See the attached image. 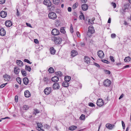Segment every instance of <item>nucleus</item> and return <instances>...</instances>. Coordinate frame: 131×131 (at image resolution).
Listing matches in <instances>:
<instances>
[{
    "instance_id": "nucleus-1",
    "label": "nucleus",
    "mask_w": 131,
    "mask_h": 131,
    "mask_svg": "<svg viewBox=\"0 0 131 131\" xmlns=\"http://www.w3.org/2000/svg\"><path fill=\"white\" fill-rule=\"evenodd\" d=\"M53 40L55 43L56 44H60L62 41L61 38L58 37H54L53 38Z\"/></svg>"
},
{
    "instance_id": "nucleus-2",
    "label": "nucleus",
    "mask_w": 131,
    "mask_h": 131,
    "mask_svg": "<svg viewBox=\"0 0 131 131\" xmlns=\"http://www.w3.org/2000/svg\"><path fill=\"white\" fill-rule=\"evenodd\" d=\"M48 17L49 18L54 20L56 19L57 16L55 13L50 12L49 13Z\"/></svg>"
},
{
    "instance_id": "nucleus-3",
    "label": "nucleus",
    "mask_w": 131,
    "mask_h": 131,
    "mask_svg": "<svg viewBox=\"0 0 131 131\" xmlns=\"http://www.w3.org/2000/svg\"><path fill=\"white\" fill-rule=\"evenodd\" d=\"M88 35L89 33L91 34H93L95 33V30L93 27L92 26H90L88 28Z\"/></svg>"
},
{
    "instance_id": "nucleus-4",
    "label": "nucleus",
    "mask_w": 131,
    "mask_h": 131,
    "mask_svg": "<svg viewBox=\"0 0 131 131\" xmlns=\"http://www.w3.org/2000/svg\"><path fill=\"white\" fill-rule=\"evenodd\" d=\"M130 7V5L129 4H125L123 8L124 12H125L128 11L129 8Z\"/></svg>"
},
{
    "instance_id": "nucleus-5",
    "label": "nucleus",
    "mask_w": 131,
    "mask_h": 131,
    "mask_svg": "<svg viewBox=\"0 0 131 131\" xmlns=\"http://www.w3.org/2000/svg\"><path fill=\"white\" fill-rule=\"evenodd\" d=\"M96 104L98 106L100 107L103 105L104 102L102 99H99L97 100Z\"/></svg>"
},
{
    "instance_id": "nucleus-6",
    "label": "nucleus",
    "mask_w": 131,
    "mask_h": 131,
    "mask_svg": "<svg viewBox=\"0 0 131 131\" xmlns=\"http://www.w3.org/2000/svg\"><path fill=\"white\" fill-rule=\"evenodd\" d=\"M51 89L50 87H47L46 88L44 91L45 93L46 94H48L51 92Z\"/></svg>"
},
{
    "instance_id": "nucleus-7",
    "label": "nucleus",
    "mask_w": 131,
    "mask_h": 131,
    "mask_svg": "<svg viewBox=\"0 0 131 131\" xmlns=\"http://www.w3.org/2000/svg\"><path fill=\"white\" fill-rule=\"evenodd\" d=\"M59 33V30L56 29H53L51 31V34L53 35H57Z\"/></svg>"
},
{
    "instance_id": "nucleus-8",
    "label": "nucleus",
    "mask_w": 131,
    "mask_h": 131,
    "mask_svg": "<svg viewBox=\"0 0 131 131\" xmlns=\"http://www.w3.org/2000/svg\"><path fill=\"white\" fill-rule=\"evenodd\" d=\"M111 81L108 80H105L104 82V85L105 86H108L111 84Z\"/></svg>"
},
{
    "instance_id": "nucleus-9",
    "label": "nucleus",
    "mask_w": 131,
    "mask_h": 131,
    "mask_svg": "<svg viewBox=\"0 0 131 131\" xmlns=\"http://www.w3.org/2000/svg\"><path fill=\"white\" fill-rule=\"evenodd\" d=\"M98 56L101 58H102L104 57V54L103 52L101 50L97 52Z\"/></svg>"
},
{
    "instance_id": "nucleus-10",
    "label": "nucleus",
    "mask_w": 131,
    "mask_h": 131,
    "mask_svg": "<svg viewBox=\"0 0 131 131\" xmlns=\"http://www.w3.org/2000/svg\"><path fill=\"white\" fill-rule=\"evenodd\" d=\"M43 3L48 7H50L51 5V3L49 0H44Z\"/></svg>"
},
{
    "instance_id": "nucleus-11",
    "label": "nucleus",
    "mask_w": 131,
    "mask_h": 131,
    "mask_svg": "<svg viewBox=\"0 0 131 131\" xmlns=\"http://www.w3.org/2000/svg\"><path fill=\"white\" fill-rule=\"evenodd\" d=\"M106 127L109 129H112L115 127L114 125H111L110 124H107L106 125Z\"/></svg>"
},
{
    "instance_id": "nucleus-12",
    "label": "nucleus",
    "mask_w": 131,
    "mask_h": 131,
    "mask_svg": "<svg viewBox=\"0 0 131 131\" xmlns=\"http://www.w3.org/2000/svg\"><path fill=\"white\" fill-rule=\"evenodd\" d=\"M81 7L83 10L85 11L88 9V6L87 4H84L82 5Z\"/></svg>"
},
{
    "instance_id": "nucleus-13",
    "label": "nucleus",
    "mask_w": 131,
    "mask_h": 131,
    "mask_svg": "<svg viewBox=\"0 0 131 131\" xmlns=\"http://www.w3.org/2000/svg\"><path fill=\"white\" fill-rule=\"evenodd\" d=\"M6 34L5 30L3 28H2L0 29V35L2 36H4Z\"/></svg>"
},
{
    "instance_id": "nucleus-14",
    "label": "nucleus",
    "mask_w": 131,
    "mask_h": 131,
    "mask_svg": "<svg viewBox=\"0 0 131 131\" xmlns=\"http://www.w3.org/2000/svg\"><path fill=\"white\" fill-rule=\"evenodd\" d=\"M6 15L7 13L6 12L2 11L0 13V15L2 18H5L6 17Z\"/></svg>"
},
{
    "instance_id": "nucleus-15",
    "label": "nucleus",
    "mask_w": 131,
    "mask_h": 131,
    "mask_svg": "<svg viewBox=\"0 0 131 131\" xmlns=\"http://www.w3.org/2000/svg\"><path fill=\"white\" fill-rule=\"evenodd\" d=\"M53 88L54 89H58L60 88L59 85L58 83H55L53 85Z\"/></svg>"
},
{
    "instance_id": "nucleus-16",
    "label": "nucleus",
    "mask_w": 131,
    "mask_h": 131,
    "mask_svg": "<svg viewBox=\"0 0 131 131\" xmlns=\"http://www.w3.org/2000/svg\"><path fill=\"white\" fill-rule=\"evenodd\" d=\"M5 25L7 27H10L12 25V23L10 20L6 21L5 23Z\"/></svg>"
},
{
    "instance_id": "nucleus-17",
    "label": "nucleus",
    "mask_w": 131,
    "mask_h": 131,
    "mask_svg": "<svg viewBox=\"0 0 131 131\" xmlns=\"http://www.w3.org/2000/svg\"><path fill=\"white\" fill-rule=\"evenodd\" d=\"M59 80V77L56 76H54L51 79V81L54 82H57Z\"/></svg>"
},
{
    "instance_id": "nucleus-18",
    "label": "nucleus",
    "mask_w": 131,
    "mask_h": 131,
    "mask_svg": "<svg viewBox=\"0 0 131 131\" xmlns=\"http://www.w3.org/2000/svg\"><path fill=\"white\" fill-rule=\"evenodd\" d=\"M24 95L25 96L27 97H28L30 96V93L28 90H27L25 91Z\"/></svg>"
},
{
    "instance_id": "nucleus-19",
    "label": "nucleus",
    "mask_w": 131,
    "mask_h": 131,
    "mask_svg": "<svg viewBox=\"0 0 131 131\" xmlns=\"http://www.w3.org/2000/svg\"><path fill=\"white\" fill-rule=\"evenodd\" d=\"M78 54L77 52L75 50H72L71 52V55L72 57H74Z\"/></svg>"
},
{
    "instance_id": "nucleus-20",
    "label": "nucleus",
    "mask_w": 131,
    "mask_h": 131,
    "mask_svg": "<svg viewBox=\"0 0 131 131\" xmlns=\"http://www.w3.org/2000/svg\"><path fill=\"white\" fill-rule=\"evenodd\" d=\"M23 82L24 84L26 85H27L29 83V80L27 77H25L23 79Z\"/></svg>"
},
{
    "instance_id": "nucleus-21",
    "label": "nucleus",
    "mask_w": 131,
    "mask_h": 131,
    "mask_svg": "<svg viewBox=\"0 0 131 131\" xmlns=\"http://www.w3.org/2000/svg\"><path fill=\"white\" fill-rule=\"evenodd\" d=\"M3 77L5 78L4 80L5 81H9L10 79V76L9 75L7 74H5V75H4Z\"/></svg>"
},
{
    "instance_id": "nucleus-22",
    "label": "nucleus",
    "mask_w": 131,
    "mask_h": 131,
    "mask_svg": "<svg viewBox=\"0 0 131 131\" xmlns=\"http://www.w3.org/2000/svg\"><path fill=\"white\" fill-rule=\"evenodd\" d=\"M84 59L85 62L88 64H89L90 63V59L87 56L85 57Z\"/></svg>"
},
{
    "instance_id": "nucleus-23",
    "label": "nucleus",
    "mask_w": 131,
    "mask_h": 131,
    "mask_svg": "<svg viewBox=\"0 0 131 131\" xmlns=\"http://www.w3.org/2000/svg\"><path fill=\"white\" fill-rule=\"evenodd\" d=\"M14 71L15 73L16 74H18L20 71V70L18 67H15L14 68Z\"/></svg>"
},
{
    "instance_id": "nucleus-24",
    "label": "nucleus",
    "mask_w": 131,
    "mask_h": 131,
    "mask_svg": "<svg viewBox=\"0 0 131 131\" xmlns=\"http://www.w3.org/2000/svg\"><path fill=\"white\" fill-rule=\"evenodd\" d=\"M16 63L18 66H21L23 64V62L20 60H17L16 61Z\"/></svg>"
},
{
    "instance_id": "nucleus-25",
    "label": "nucleus",
    "mask_w": 131,
    "mask_h": 131,
    "mask_svg": "<svg viewBox=\"0 0 131 131\" xmlns=\"http://www.w3.org/2000/svg\"><path fill=\"white\" fill-rule=\"evenodd\" d=\"M50 51L51 54H55L56 50L53 47H52L50 48Z\"/></svg>"
},
{
    "instance_id": "nucleus-26",
    "label": "nucleus",
    "mask_w": 131,
    "mask_h": 131,
    "mask_svg": "<svg viewBox=\"0 0 131 131\" xmlns=\"http://www.w3.org/2000/svg\"><path fill=\"white\" fill-rule=\"evenodd\" d=\"M62 85L65 87H67L69 86V83L68 82L65 81L62 83Z\"/></svg>"
},
{
    "instance_id": "nucleus-27",
    "label": "nucleus",
    "mask_w": 131,
    "mask_h": 131,
    "mask_svg": "<svg viewBox=\"0 0 131 131\" xmlns=\"http://www.w3.org/2000/svg\"><path fill=\"white\" fill-rule=\"evenodd\" d=\"M71 78L69 76H65L64 78V80L65 81L67 82H69Z\"/></svg>"
},
{
    "instance_id": "nucleus-28",
    "label": "nucleus",
    "mask_w": 131,
    "mask_h": 131,
    "mask_svg": "<svg viewBox=\"0 0 131 131\" xmlns=\"http://www.w3.org/2000/svg\"><path fill=\"white\" fill-rule=\"evenodd\" d=\"M77 128V126H75L72 125L69 127V129L70 130H75Z\"/></svg>"
},
{
    "instance_id": "nucleus-29",
    "label": "nucleus",
    "mask_w": 131,
    "mask_h": 131,
    "mask_svg": "<svg viewBox=\"0 0 131 131\" xmlns=\"http://www.w3.org/2000/svg\"><path fill=\"white\" fill-rule=\"evenodd\" d=\"M37 124V127H36V129H38L40 128H42L43 127V126L41 123H36Z\"/></svg>"
},
{
    "instance_id": "nucleus-30",
    "label": "nucleus",
    "mask_w": 131,
    "mask_h": 131,
    "mask_svg": "<svg viewBox=\"0 0 131 131\" xmlns=\"http://www.w3.org/2000/svg\"><path fill=\"white\" fill-rule=\"evenodd\" d=\"M130 58L129 57H126L124 59V61L126 62H129L130 60Z\"/></svg>"
},
{
    "instance_id": "nucleus-31",
    "label": "nucleus",
    "mask_w": 131,
    "mask_h": 131,
    "mask_svg": "<svg viewBox=\"0 0 131 131\" xmlns=\"http://www.w3.org/2000/svg\"><path fill=\"white\" fill-rule=\"evenodd\" d=\"M43 81L45 84H47L49 82V79L46 77H44L43 79Z\"/></svg>"
},
{
    "instance_id": "nucleus-32",
    "label": "nucleus",
    "mask_w": 131,
    "mask_h": 131,
    "mask_svg": "<svg viewBox=\"0 0 131 131\" xmlns=\"http://www.w3.org/2000/svg\"><path fill=\"white\" fill-rule=\"evenodd\" d=\"M56 75L60 77L62 76V72L60 71H59L58 72H56Z\"/></svg>"
},
{
    "instance_id": "nucleus-33",
    "label": "nucleus",
    "mask_w": 131,
    "mask_h": 131,
    "mask_svg": "<svg viewBox=\"0 0 131 131\" xmlns=\"http://www.w3.org/2000/svg\"><path fill=\"white\" fill-rule=\"evenodd\" d=\"M21 72L22 75L23 76H26L27 74L26 73V71H25L23 69L21 70Z\"/></svg>"
},
{
    "instance_id": "nucleus-34",
    "label": "nucleus",
    "mask_w": 131,
    "mask_h": 131,
    "mask_svg": "<svg viewBox=\"0 0 131 131\" xmlns=\"http://www.w3.org/2000/svg\"><path fill=\"white\" fill-rule=\"evenodd\" d=\"M85 115L82 114L79 117V119L81 120H83L85 119Z\"/></svg>"
},
{
    "instance_id": "nucleus-35",
    "label": "nucleus",
    "mask_w": 131,
    "mask_h": 131,
    "mask_svg": "<svg viewBox=\"0 0 131 131\" xmlns=\"http://www.w3.org/2000/svg\"><path fill=\"white\" fill-rule=\"evenodd\" d=\"M23 108L24 110H27L28 109L29 107L28 105H25L23 106Z\"/></svg>"
},
{
    "instance_id": "nucleus-36",
    "label": "nucleus",
    "mask_w": 131,
    "mask_h": 131,
    "mask_svg": "<svg viewBox=\"0 0 131 131\" xmlns=\"http://www.w3.org/2000/svg\"><path fill=\"white\" fill-rule=\"evenodd\" d=\"M25 69L26 70H27L29 72H30L31 69L30 67L28 66L27 65H26L25 66Z\"/></svg>"
},
{
    "instance_id": "nucleus-37",
    "label": "nucleus",
    "mask_w": 131,
    "mask_h": 131,
    "mask_svg": "<svg viewBox=\"0 0 131 131\" xmlns=\"http://www.w3.org/2000/svg\"><path fill=\"white\" fill-rule=\"evenodd\" d=\"M48 71L49 73H52L54 72L53 69L52 67L48 69Z\"/></svg>"
},
{
    "instance_id": "nucleus-38",
    "label": "nucleus",
    "mask_w": 131,
    "mask_h": 131,
    "mask_svg": "<svg viewBox=\"0 0 131 131\" xmlns=\"http://www.w3.org/2000/svg\"><path fill=\"white\" fill-rule=\"evenodd\" d=\"M53 3L56 5H57L59 4V0H53Z\"/></svg>"
},
{
    "instance_id": "nucleus-39",
    "label": "nucleus",
    "mask_w": 131,
    "mask_h": 131,
    "mask_svg": "<svg viewBox=\"0 0 131 131\" xmlns=\"http://www.w3.org/2000/svg\"><path fill=\"white\" fill-rule=\"evenodd\" d=\"M60 31L61 32L64 34H65V33H66L65 30L64 29L63 27L61 28Z\"/></svg>"
},
{
    "instance_id": "nucleus-40",
    "label": "nucleus",
    "mask_w": 131,
    "mask_h": 131,
    "mask_svg": "<svg viewBox=\"0 0 131 131\" xmlns=\"http://www.w3.org/2000/svg\"><path fill=\"white\" fill-rule=\"evenodd\" d=\"M16 80L19 84H21V80L20 78H17L16 79Z\"/></svg>"
},
{
    "instance_id": "nucleus-41",
    "label": "nucleus",
    "mask_w": 131,
    "mask_h": 131,
    "mask_svg": "<svg viewBox=\"0 0 131 131\" xmlns=\"http://www.w3.org/2000/svg\"><path fill=\"white\" fill-rule=\"evenodd\" d=\"M78 5V3H75L73 6L72 8L73 9H75L77 7Z\"/></svg>"
},
{
    "instance_id": "nucleus-42",
    "label": "nucleus",
    "mask_w": 131,
    "mask_h": 131,
    "mask_svg": "<svg viewBox=\"0 0 131 131\" xmlns=\"http://www.w3.org/2000/svg\"><path fill=\"white\" fill-rule=\"evenodd\" d=\"M24 61L30 64L31 63V62H30L28 59H25L24 60Z\"/></svg>"
},
{
    "instance_id": "nucleus-43",
    "label": "nucleus",
    "mask_w": 131,
    "mask_h": 131,
    "mask_svg": "<svg viewBox=\"0 0 131 131\" xmlns=\"http://www.w3.org/2000/svg\"><path fill=\"white\" fill-rule=\"evenodd\" d=\"M70 31L71 33H72L73 32V28L72 25L71 24L70 28Z\"/></svg>"
},
{
    "instance_id": "nucleus-44",
    "label": "nucleus",
    "mask_w": 131,
    "mask_h": 131,
    "mask_svg": "<svg viewBox=\"0 0 131 131\" xmlns=\"http://www.w3.org/2000/svg\"><path fill=\"white\" fill-rule=\"evenodd\" d=\"M79 17L81 19H83V20H84L85 19L84 15L83 14L82 15H81Z\"/></svg>"
},
{
    "instance_id": "nucleus-45",
    "label": "nucleus",
    "mask_w": 131,
    "mask_h": 131,
    "mask_svg": "<svg viewBox=\"0 0 131 131\" xmlns=\"http://www.w3.org/2000/svg\"><path fill=\"white\" fill-rule=\"evenodd\" d=\"M89 105L91 107H93L95 106V104L92 103H89Z\"/></svg>"
},
{
    "instance_id": "nucleus-46",
    "label": "nucleus",
    "mask_w": 131,
    "mask_h": 131,
    "mask_svg": "<svg viewBox=\"0 0 131 131\" xmlns=\"http://www.w3.org/2000/svg\"><path fill=\"white\" fill-rule=\"evenodd\" d=\"M110 59L111 60V61L113 62H114L115 61V60L114 59V57L112 56H110Z\"/></svg>"
},
{
    "instance_id": "nucleus-47",
    "label": "nucleus",
    "mask_w": 131,
    "mask_h": 131,
    "mask_svg": "<svg viewBox=\"0 0 131 131\" xmlns=\"http://www.w3.org/2000/svg\"><path fill=\"white\" fill-rule=\"evenodd\" d=\"M102 61L103 62L106 63H110V62L109 61L105 59H103L102 60Z\"/></svg>"
},
{
    "instance_id": "nucleus-48",
    "label": "nucleus",
    "mask_w": 131,
    "mask_h": 131,
    "mask_svg": "<svg viewBox=\"0 0 131 131\" xmlns=\"http://www.w3.org/2000/svg\"><path fill=\"white\" fill-rule=\"evenodd\" d=\"M122 125L123 129H124L125 128V125L123 121H122Z\"/></svg>"
},
{
    "instance_id": "nucleus-49",
    "label": "nucleus",
    "mask_w": 131,
    "mask_h": 131,
    "mask_svg": "<svg viewBox=\"0 0 131 131\" xmlns=\"http://www.w3.org/2000/svg\"><path fill=\"white\" fill-rule=\"evenodd\" d=\"M111 37L112 38H115L116 35L115 34H111Z\"/></svg>"
},
{
    "instance_id": "nucleus-50",
    "label": "nucleus",
    "mask_w": 131,
    "mask_h": 131,
    "mask_svg": "<svg viewBox=\"0 0 131 131\" xmlns=\"http://www.w3.org/2000/svg\"><path fill=\"white\" fill-rule=\"evenodd\" d=\"M111 5L113 6L114 8H115L116 7V3L114 2H112L111 3Z\"/></svg>"
},
{
    "instance_id": "nucleus-51",
    "label": "nucleus",
    "mask_w": 131,
    "mask_h": 131,
    "mask_svg": "<svg viewBox=\"0 0 131 131\" xmlns=\"http://www.w3.org/2000/svg\"><path fill=\"white\" fill-rule=\"evenodd\" d=\"M104 71H105V72L106 74H110V73H111L110 72L109 70H105Z\"/></svg>"
},
{
    "instance_id": "nucleus-52",
    "label": "nucleus",
    "mask_w": 131,
    "mask_h": 131,
    "mask_svg": "<svg viewBox=\"0 0 131 131\" xmlns=\"http://www.w3.org/2000/svg\"><path fill=\"white\" fill-rule=\"evenodd\" d=\"M5 0H0V4H2L5 3Z\"/></svg>"
},
{
    "instance_id": "nucleus-53",
    "label": "nucleus",
    "mask_w": 131,
    "mask_h": 131,
    "mask_svg": "<svg viewBox=\"0 0 131 131\" xmlns=\"http://www.w3.org/2000/svg\"><path fill=\"white\" fill-rule=\"evenodd\" d=\"M93 20H92L91 22L90 21V19H89L88 20V23L89 25L90 24H93L94 23L93 22Z\"/></svg>"
},
{
    "instance_id": "nucleus-54",
    "label": "nucleus",
    "mask_w": 131,
    "mask_h": 131,
    "mask_svg": "<svg viewBox=\"0 0 131 131\" xmlns=\"http://www.w3.org/2000/svg\"><path fill=\"white\" fill-rule=\"evenodd\" d=\"M15 101L16 102H17L18 101V96H16L15 97Z\"/></svg>"
},
{
    "instance_id": "nucleus-55",
    "label": "nucleus",
    "mask_w": 131,
    "mask_h": 131,
    "mask_svg": "<svg viewBox=\"0 0 131 131\" xmlns=\"http://www.w3.org/2000/svg\"><path fill=\"white\" fill-rule=\"evenodd\" d=\"M34 42L36 44L38 43V41L37 39H35L34 40Z\"/></svg>"
},
{
    "instance_id": "nucleus-56",
    "label": "nucleus",
    "mask_w": 131,
    "mask_h": 131,
    "mask_svg": "<svg viewBox=\"0 0 131 131\" xmlns=\"http://www.w3.org/2000/svg\"><path fill=\"white\" fill-rule=\"evenodd\" d=\"M129 65H127L125 66H124L123 68H122L123 69H124L125 68H127L129 67Z\"/></svg>"
},
{
    "instance_id": "nucleus-57",
    "label": "nucleus",
    "mask_w": 131,
    "mask_h": 131,
    "mask_svg": "<svg viewBox=\"0 0 131 131\" xmlns=\"http://www.w3.org/2000/svg\"><path fill=\"white\" fill-rule=\"evenodd\" d=\"M77 36L78 37H80V34L79 32H77Z\"/></svg>"
},
{
    "instance_id": "nucleus-58",
    "label": "nucleus",
    "mask_w": 131,
    "mask_h": 131,
    "mask_svg": "<svg viewBox=\"0 0 131 131\" xmlns=\"http://www.w3.org/2000/svg\"><path fill=\"white\" fill-rule=\"evenodd\" d=\"M94 64L95 66L97 67H100V66L98 64L95 63H94Z\"/></svg>"
},
{
    "instance_id": "nucleus-59",
    "label": "nucleus",
    "mask_w": 131,
    "mask_h": 131,
    "mask_svg": "<svg viewBox=\"0 0 131 131\" xmlns=\"http://www.w3.org/2000/svg\"><path fill=\"white\" fill-rule=\"evenodd\" d=\"M26 25L28 27H31V24L28 23H26Z\"/></svg>"
},
{
    "instance_id": "nucleus-60",
    "label": "nucleus",
    "mask_w": 131,
    "mask_h": 131,
    "mask_svg": "<svg viewBox=\"0 0 131 131\" xmlns=\"http://www.w3.org/2000/svg\"><path fill=\"white\" fill-rule=\"evenodd\" d=\"M39 131H44V130L41 128H40L38 129H37Z\"/></svg>"
},
{
    "instance_id": "nucleus-61",
    "label": "nucleus",
    "mask_w": 131,
    "mask_h": 131,
    "mask_svg": "<svg viewBox=\"0 0 131 131\" xmlns=\"http://www.w3.org/2000/svg\"><path fill=\"white\" fill-rule=\"evenodd\" d=\"M124 96V95L123 94H122L120 96V97H119V99L120 100V99H121V98H122L123 97V96Z\"/></svg>"
},
{
    "instance_id": "nucleus-62",
    "label": "nucleus",
    "mask_w": 131,
    "mask_h": 131,
    "mask_svg": "<svg viewBox=\"0 0 131 131\" xmlns=\"http://www.w3.org/2000/svg\"><path fill=\"white\" fill-rule=\"evenodd\" d=\"M35 112L36 113L35 114H36L39 113V111L37 109L35 110Z\"/></svg>"
},
{
    "instance_id": "nucleus-63",
    "label": "nucleus",
    "mask_w": 131,
    "mask_h": 131,
    "mask_svg": "<svg viewBox=\"0 0 131 131\" xmlns=\"http://www.w3.org/2000/svg\"><path fill=\"white\" fill-rule=\"evenodd\" d=\"M68 10L69 12H71V8L69 7L68 8Z\"/></svg>"
},
{
    "instance_id": "nucleus-64",
    "label": "nucleus",
    "mask_w": 131,
    "mask_h": 131,
    "mask_svg": "<svg viewBox=\"0 0 131 131\" xmlns=\"http://www.w3.org/2000/svg\"><path fill=\"white\" fill-rule=\"evenodd\" d=\"M82 3H86L87 1V0H81Z\"/></svg>"
}]
</instances>
